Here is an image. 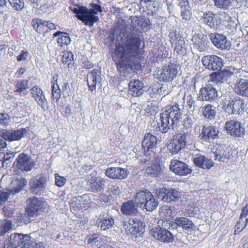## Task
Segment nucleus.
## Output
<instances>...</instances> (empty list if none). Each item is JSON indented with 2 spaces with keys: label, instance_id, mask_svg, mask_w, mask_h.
I'll return each mask as SVG.
<instances>
[{
  "label": "nucleus",
  "instance_id": "nucleus-32",
  "mask_svg": "<svg viewBox=\"0 0 248 248\" xmlns=\"http://www.w3.org/2000/svg\"><path fill=\"white\" fill-rule=\"evenodd\" d=\"M192 42L193 47L199 51H204L206 49V39L203 34H195L193 36Z\"/></svg>",
  "mask_w": 248,
  "mask_h": 248
},
{
  "label": "nucleus",
  "instance_id": "nucleus-41",
  "mask_svg": "<svg viewBox=\"0 0 248 248\" xmlns=\"http://www.w3.org/2000/svg\"><path fill=\"white\" fill-rule=\"evenodd\" d=\"M58 78V74H55L53 76V81H51L52 85V97L54 99H55L56 101H58L61 97V91L59 86L56 84L55 85V82H57Z\"/></svg>",
  "mask_w": 248,
  "mask_h": 248
},
{
  "label": "nucleus",
  "instance_id": "nucleus-3",
  "mask_svg": "<svg viewBox=\"0 0 248 248\" xmlns=\"http://www.w3.org/2000/svg\"><path fill=\"white\" fill-rule=\"evenodd\" d=\"M191 140V135L190 133L186 132L183 134H179L173 137L168 144L167 148L170 152L176 155L182 149L185 148Z\"/></svg>",
  "mask_w": 248,
  "mask_h": 248
},
{
  "label": "nucleus",
  "instance_id": "nucleus-52",
  "mask_svg": "<svg viewBox=\"0 0 248 248\" xmlns=\"http://www.w3.org/2000/svg\"><path fill=\"white\" fill-rule=\"evenodd\" d=\"M165 220H162L161 222H158V223L161 226V227H159L160 228H162L163 229H165L166 230L170 229L171 230H175V227L174 224H175V220L173 221H170L169 219L165 218Z\"/></svg>",
  "mask_w": 248,
  "mask_h": 248
},
{
  "label": "nucleus",
  "instance_id": "nucleus-60",
  "mask_svg": "<svg viewBox=\"0 0 248 248\" xmlns=\"http://www.w3.org/2000/svg\"><path fill=\"white\" fill-rule=\"evenodd\" d=\"M240 219H243L248 222V204L246 205L242 210L240 214Z\"/></svg>",
  "mask_w": 248,
  "mask_h": 248
},
{
  "label": "nucleus",
  "instance_id": "nucleus-57",
  "mask_svg": "<svg viewBox=\"0 0 248 248\" xmlns=\"http://www.w3.org/2000/svg\"><path fill=\"white\" fill-rule=\"evenodd\" d=\"M66 179L63 176L59 175L58 173L55 174V184L58 186H62L66 183Z\"/></svg>",
  "mask_w": 248,
  "mask_h": 248
},
{
  "label": "nucleus",
  "instance_id": "nucleus-7",
  "mask_svg": "<svg viewBox=\"0 0 248 248\" xmlns=\"http://www.w3.org/2000/svg\"><path fill=\"white\" fill-rule=\"evenodd\" d=\"M28 206L26 212L29 217H32L39 212H42L46 208L47 204L46 202L33 197L28 200Z\"/></svg>",
  "mask_w": 248,
  "mask_h": 248
},
{
  "label": "nucleus",
  "instance_id": "nucleus-40",
  "mask_svg": "<svg viewBox=\"0 0 248 248\" xmlns=\"http://www.w3.org/2000/svg\"><path fill=\"white\" fill-rule=\"evenodd\" d=\"M29 80L27 79H20L16 81L14 92L20 93L29 88Z\"/></svg>",
  "mask_w": 248,
  "mask_h": 248
},
{
  "label": "nucleus",
  "instance_id": "nucleus-43",
  "mask_svg": "<svg viewBox=\"0 0 248 248\" xmlns=\"http://www.w3.org/2000/svg\"><path fill=\"white\" fill-rule=\"evenodd\" d=\"M159 212L160 216L164 218L170 219L175 215V208L172 206H164Z\"/></svg>",
  "mask_w": 248,
  "mask_h": 248
},
{
  "label": "nucleus",
  "instance_id": "nucleus-17",
  "mask_svg": "<svg viewBox=\"0 0 248 248\" xmlns=\"http://www.w3.org/2000/svg\"><path fill=\"white\" fill-rule=\"evenodd\" d=\"M140 204L136 201V195L134 199L123 203L121 206V212L125 216H135L138 213V207Z\"/></svg>",
  "mask_w": 248,
  "mask_h": 248
},
{
  "label": "nucleus",
  "instance_id": "nucleus-51",
  "mask_svg": "<svg viewBox=\"0 0 248 248\" xmlns=\"http://www.w3.org/2000/svg\"><path fill=\"white\" fill-rule=\"evenodd\" d=\"M8 1L12 8L17 11H21L24 7L23 0H8Z\"/></svg>",
  "mask_w": 248,
  "mask_h": 248
},
{
  "label": "nucleus",
  "instance_id": "nucleus-28",
  "mask_svg": "<svg viewBox=\"0 0 248 248\" xmlns=\"http://www.w3.org/2000/svg\"><path fill=\"white\" fill-rule=\"evenodd\" d=\"M104 182L105 181L102 179L92 176L87 181V184L89 190L94 193H97L104 189Z\"/></svg>",
  "mask_w": 248,
  "mask_h": 248
},
{
  "label": "nucleus",
  "instance_id": "nucleus-38",
  "mask_svg": "<svg viewBox=\"0 0 248 248\" xmlns=\"http://www.w3.org/2000/svg\"><path fill=\"white\" fill-rule=\"evenodd\" d=\"M232 101L233 98H232L230 95L226 96L222 101L223 108L225 109L226 112L230 114H233V108H232L233 105Z\"/></svg>",
  "mask_w": 248,
  "mask_h": 248
},
{
  "label": "nucleus",
  "instance_id": "nucleus-30",
  "mask_svg": "<svg viewBox=\"0 0 248 248\" xmlns=\"http://www.w3.org/2000/svg\"><path fill=\"white\" fill-rule=\"evenodd\" d=\"M194 165L203 169H210L214 165L213 161L202 155L195 156L193 159Z\"/></svg>",
  "mask_w": 248,
  "mask_h": 248
},
{
  "label": "nucleus",
  "instance_id": "nucleus-36",
  "mask_svg": "<svg viewBox=\"0 0 248 248\" xmlns=\"http://www.w3.org/2000/svg\"><path fill=\"white\" fill-rule=\"evenodd\" d=\"M53 36L58 37L57 41L61 46L70 44L71 41L68 34L63 32L57 31L54 33Z\"/></svg>",
  "mask_w": 248,
  "mask_h": 248
},
{
  "label": "nucleus",
  "instance_id": "nucleus-55",
  "mask_svg": "<svg viewBox=\"0 0 248 248\" xmlns=\"http://www.w3.org/2000/svg\"><path fill=\"white\" fill-rule=\"evenodd\" d=\"M11 123L10 117L7 113H0V124L7 126Z\"/></svg>",
  "mask_w": 248,
  "mask_h": 248
},
{
  "label": "nucleus",
  "instance_id": "nucleus-23",
  "mask_svg": "<svg viewBox=\"0 0 248 248\" xmlns=\"http://www.w3.org/2000/svg\"><path fill=\"white\" fill-rule=\"evenodd\" d=\"M234 70V68H229L217 73H213L210 75L211 80L215 82H226L233 75Z\"/></svg>",
  "mask_w": 248,
  "mask_h": 248
},
{
  "label": "nucleus",
  "instance_id": "nucleus-4",
  "mask_svg": "<svg viewBox=\"0 0 248 248\" xmlns=\"http://www.w3.org/2000/svg\"><path fill=\"white\" fill-rule=\"evenodd\" d=\"M136 201L141 207L143 206L147 211L151 212L158 205L157 200L155 199L152 193L148 190H141L136 193Z\"/></svg>",
  "mask_w": 248,
  "mask_h": 248
},
{
  "label": "nucleus",
  "instance_id": "nucleus-61",
  "mask_svg": "<svg viewBox=\"0 0 248 248\" xmlns=\"http://www.w3.org/2000/svg\"><path fill=\"white\" fill-rule=\"evenodd\" d=\"M166 191H167V189L166 187H163L155 189V194L157 198H160L163 201V197L164 196Z\"/></svg>",
  "mask_w": 248,
  "mask_h": 248
},
{
  "label": "nucleus",
  "instance_id": "nucleus-25",
  "mask_svg": "<svg viewBox=\"0 0 248 248\" xmlns=\"http://www.w3.org/2000/svg\"><path fill=\"white\" fill-rule=\"evenodd\" d=\"M28 131L26 128H21L17 130H5L3 131V138L9 141L17 140L21 139Z\"/></svg>",
  "mask_w": 248,
  "mask_h": 248
},
{
  "label": "nucleus",
  "instance_id": "nucleus-15",
  "mask_svg": "<svg viewBox=\"0 0 248 248\" xmlns=\"http://www.w3.org/2000/svg\"><path fill=\"white\" fill-rule=\"evenodd\" d=\"M47 178L43 175L33 177L29 181L30 189L32 192L44 191L46 189Z\"/></svg>",
  "mask_w": 248,
  "mask_h": 248
},
{
  "label": "nucleus",
  "instance_id": "nucleus-5",
  "mask_svg": "<svg viewBox=\"0 0 248 248\" xmlns=\"http://www.w3.org/2000/svg\"><path fill=\"white\" fill-rule=\"evenodd\" d=\"M179 66L177 64L169 63L164 66L158 71V78L160 81L170 82L177 76Z\"/></svg>",
  "mask_w": 248,
  "mask_h": 248
},
{
  "label": "nucleus",
  "instance_id": "nucleus-24",
  "mask_svg": "<svg viewBox=\"0 0 248 248\" xmlns=\"http://www.w3.org/2000/svg\"><path fill=\"white\" fill-rule=\"evenodd\" d=\"M98 227L101 230H107L113 226L114 219L112 216L108 214H101L97 219Z\"/></svg>",
  "mask_w": 248,
  "mask_h": 248
},
{
  "label": "nucleus",
  "instance_id": "nucleus-22",
  "mask_svg": "<svg viewBox=\"0 0 248 248\" xmlns=\"http://www.w3.org/2000/svg\"><path fill=\"white\" fill-rule=\"evenodd\" d=\"M30 236L28 235H23L19 233H14L10 235L9 238V247L10 248H16L20 244L22 246L26 243L27 241L30 240Z\"/></svg>",
  "mask_w": 248,
  "mask_h": 248
},
{
  "label": "nucleus",
  "instance_id": "nucleus-19",
  "mask_svg": "<svg viewBox=\"0 0 248 248\" xmlns=\"http://www.w3.org/2000/svg\"><path fill=\"white\" fill-rule=\"evenodd\" d=\"M219 131L215 126H204L202 129V139L208 142H213L214 140L219 138Z\"/></svg>",
  "mask_w": 248,
  "mask_h": 248
},
{
  "label": "nucleus",
  "instance_id": "nucleus-42",
  "mask_svg": "<svg viewBox=\"0 0 248 248\" xmlns=\"http://www.w3.org/2000/svg\"><path fill=\"white\" fill-rule=\"evenodd\" d=\"M214 154L215 155V159L219 161L224 162L229 157L228 153L221 146L216 148Z\"/></svg>",
  "mask_w": 248,
  "mask_h": 248
},
{
  "label": "nucleus",
  "instance_id": "nucleus-58",
  "mask_svg": "<svg viewBox=\"0 0 248 248\" xmlns=\"http://www.w3.org/2000/svg\"><path fill=\"white\" fill-rule=\"evenodd\" d=\"M170 194L171 195V198L172 202H176L178 201L179 198L181 197V193L178 190L173 188H170Z\"/></svg>",
  "mask_w": 248,
  "mask_h": 248
},
{
  "label": "nucleus",
  "instance_id": "nucleus-11",
  "mask_svg": "<svg viewBox=\"0 0 248 248\" xmlns=\"http://www.w3.org/2000/svg\"><path fill=\"white\" fill-rule=\"evenodd\" d=\"M150 233L156 240L165 243H171L174 240V235L168 230L156 227L152 229Z\"/></svg>",
  "mask_w": 248,
  "mask_h": 248
},
{
  "label": "nucleus",
  "instance_id": "nucleus-62",
  "mask_svg": "<svg viewBox=\"0 0 248 248\" xmlns=\"http://www.w3.org/2000/svg\"><path fill=\"white\" fill-rule=\"evenodd\" d=\"M9 196V193L0 191V204H3L7 201Z\"/></svg>",
  "mask_w": 248,
  "mask_h": 248
},
{
  "label": "nucleus",
  "instance_id": "nucleus-20",
  "mask_svg": "<svg viewBox=\"0 0 248 248\" xmlns=\"http://www.w3.org/2000/svg\"><path fill=\"white\" fill-rule=\"evenodd\" d=\"M81 13L82 15L79 20L86 26L92 27L99 20V17L98 16H96V13H94L92 10L86 7H84L83 11Z\"/></svg>",
  "mask_w": 248,
  "mask_h": 248
},
{
  "label": "nucleus",
  "instance_id": "nucleus-18",
  "mask_svg": "<svg viewBox=\"0 0 248 248\" xmlns=\"http://www.w3.org/2000/svg\"><path fill=\"white\" fill-rule=\"evenodd\" d=\"M175 230L178 231L179 229H182L187 232H191L195 229V226L193 222L189 219L185 217H177L174 219Z\"/></svg>",
  "mask_w": 248,
  "mask_h": 248
},
{
  "label": "nucleus",
  "instance_id": "nucleus-63",
  "mask_svg": "<svg viewBox=\"0 0 248 248\" xmlns=\"http://www.w3.org/2000/svg\"><path fill=\"white\" fill-rule=\"evenodd\" d=\"M84 8V6H80L77 8L73 7L71 8V10L75 14H76V17L79 20L80 18V16H81L82 14H81V11H83Z\"/></svg>",
  "mask_w": 248,
  "mask_h": 248
},
{
  "label": "nucleus",
  "instance_id": "nucleus-27",
  "mask_svg": "<svg viewBox=\"0 0 248 248\" xmlns=\"http://www.w3.org/2000/svg\"><path fill=\"white\" fill-rule=\"evenodd\" d=\"M157 140L155 136L150 133H146L142 141V146L144 152H153L156 147Z\"/></svg>",
  "mask_w": 248,
  "mask_h": 248
},
{
  "label": "nucleus",
  "instance_id": "nucleus-46",
  "mask_svg": "<svg viewBox=\"0 0 248 248\" xmlns=\"http://www.w3.org/2000/svg\"><path fill=\"white\" fill-rule=\"evenodd\" d=\"M47 23L46 20L39 18H34L31 21V25L35 31L39 32L42 27L46 26Z\"/></svg>",
  "mask_w": 248,
  "mask_h": 248
},
{
  "label": "nucleus",
  "instance_id": "nucleus-14",
  "mask_svg": "<svg viewBox=\"0 0 248 248\" xmlns=\"http://www.w3.org/2000/svg\"><path fill=\"white\" fill-rule=\"evenodd\" d=\"M16 167L21 171H29L34 167L33 160L28 155L22 153L16 158Z\"/></svg>",
  "mask_w": 248,
  "mask_h": 248
},
{
  "label": "nucleus",
  "instance_id": "nucleus-33",
  "mask_svg": "<svg viewBox=\"0 0 248 248\" xmlns=\"http://www.w3.org/2000/svg\"><path fill=\"white\" fill-rule=\"evenodd\" d=\"M97 73V70L94 69L87 76L88 87L92 92L96 89L97 83L100 82V76Z\"/></svg>",
  "mask_w": 248,
  "mask_h": 248
},
{
  "label": "nucleus",
  "instance_id": "nucleus-53",
  "mask_svg": "<svg viewBox=\"0 0 248 248\" xmlns=\"http://www.w3.org/2000/svg\"><path fill=\"white\" fill-rule=\"evenodd\" d=\"M184 99L186 105L188 106L189 108L198 107L196 104V101H195L194 97H192L191 94H185L184 97Z\"/></svg>",
  "mask_w": 248,
  "mask_h": 248
},
{
  "label": "nucleus",
  "instance_id": "nucleus-64",
  "mask_svg": "<svg viewBox=\"0 0 248 248\" xmlns=\"http://www.w3.org/2000/svg\"><path fill=\"white\" fill-rule=\"evenodd\" d=\"M28 55V52L26 50H23L20 52V54L17 56V61L20 62L23 60H25L27 59Z\"/></svg>",
  "mask_w": 248,
  "mask_h": 248
},
{
  "label": "nucleus",
  "instance_id": "nucleus-35",
  "mask_svg": "<svg viewBox=\"0 0 248 248\" xmlns=\"http://www.w3.org/2000/svg\"><path fill=\"white\" fill-rule=\"evenodd\" d=\"M164 167L156 162L149 166L147 168L146 172L148 175L152 177H156L160 175L164 172Z\"/></svg>",
  "mask_w": 248,
  "mask_h": 248
},
{
  "label": "nucleus",
  "instance_id": "nucleus-54",
  "mask_svg": "<svg viewBox=\"0 0 248 248\" xmlns=\"http://www.w3.org/2000/svg\"><path fill=\"white\" fill-rule=\"evenodd\" d=\"M247 223V221L243 219H239V221L237 222L235 226L234 234L235 235L238 234L241 231L243 230V229L246 227Z\"/></svg>",
  "mask_w": 248,
  "mask_h": 248
},
{
  "label": "nucleus",
  "instance_id": "nucleus-2",
  "mask_svg": "<svg viewBox=\"0 0 248 248\" xmlns=\"http://www.w3.org/2000/svg\"><path fill=\"white\" fill-rule=\"evenodd\" d=\"M182 113L178 104L166 107L164 111L160 115L157 122L158 128L163 133L167 132L173 125L177 124L181 118Z\"/></svg>",
  "mask_w": 248,
  "mask_h": 248
},
{
  "label": "nucleus",
  "instance_id": "nucleus-31",
  "mask_svg": "<svg viewBox=\"0 0 248 248\" xmlns=\"http://www.w3.org/2000/svg\"><path fill=\"white\" fill-rule=\"evenodd\" d=\"M234 90L239 95L248 96V79L245 78L237 79Z\"/></svg>",
  "mask_w": 248,
  "mask_h": 248
},
{
  "label": "nucleus",
  "instance_id": "nucleus-1",
  "mask_svg": "<svg viewBox=\"0 0 248 248\" xmlns=\"http://www.w3.org/2000/svg\"><path fill=\"white\" fill-rule=\"evenodd\" d=\"M140 44L139 36L132 34L128 35L121 44L116 45L115 53L121 78L129 77L132 70V63L140 52Z\"/></svg>",
  "mask_w": 248,
  "mask_h": 248
},
{
  "label": "nucleus",
  "instance_id": "nucleus-8",
  "mask_svg": "<svg viewBox=\"0 0 248 248\" xmlns=\"http://www.w3.org/2000/svg\"><path fill=\"white\" fill-rule=\"evenodd\" d=\"M202 62L206 68L213 71L220 70L223 65L222 59L215 55L204 56Z\"/></svg>",
  "mask_w": 248,
  "mask_h": 248
},
{
  "label": "nucleus",
  "instance_id": "nucleus-6",
  "mask_svg": "<svg viewBox=\"0 0 248 248\" xmlns=\"http://www.w3.org/2000/svg\"><path fill=\"white\" fill-rule=\"evenodd\" d=\"M123 226L127 234L136 235V237L138 233L140 234L144 231L143 223L137 218H130L128 222L124 221Z\"/></svg>",
  "mask_w": 248,
  "mask_h": 248
},
{
  "label": "nucleus",
  "instance_id": "nucleus-39",
  "mask_svg": "<svg viewBox=\"0 0 248 248\" xmlns=\"http://www.w3.org/2000/svg\"><path fill=\"white\" fill-rule=\"evenodd\" d=\"M216 113V108L211 105H206L202 109L203 115L208 119H214L215 117Z\"/></svg>",
  "mask_w": 248,
  "mask_h": 248
},
{
  "label": "nucleus",
  "instance_id": "nucleus-26",
  "mask_svg": "<svg viewBox=\"0 0 248 248\" xmlns=\"http://www.w3.org/2000/svg\"><path fill=\"white\" fill-rule=\"evenodd\" d=\"M27 184V180L23 177L14 178L11 182L9 186L10 193L12 194H15L21 191L24 186Z\"/></svg>",
  "mask_w": 248,
  "mask_h": 248
},
{
  "label": "nucleus",
  "instance_id": "nucleus-50",
  "mask_svg": "<svg viewBox=\"0 0 248 248\" xmlns=\"http://www.w3.org/2000/svg\"><path fill=\"white\" fill-rule=\"evenodd\" d=\"M74 60V55L73 53L69 51L63 52L62 61L64 64L70 65Z\"/></svg>",
  "mask_w": 248,
  "mask_h": 248
},
{
  "label": "nucleus",
  "instance_id": "nucleus-9",
  "mask_svg": "<svg viewBox=\"0 0 248 248\" xmlns=\"http://www.w3.org/2000/svg\"><path fill=\"white\" fill-rule=\"evenodd\" d=\"M208 37L212 44L217 48L221 50H229L231 47V43L226 37L217 32L209 34Z\"/></svg>",
  "mask_w": 248,
  "mask_h": 248
},
{
  "label": "nucleus",
  "instance_id": "nucleus-12",
  "mask_svg": "<svg viewBox=\"0 0 248 248\" xmlns=\"http://www.w3.org/2000/svg\"><path fill=\"white\" fill-rule=\"evenodd\" d=\"M170 169L176 175L181 176L187 175L192 172V169L186 163L178 160L171 161Z\"/></svg>",
  "mask_w": 248,
  "mask_h": 248
},
{
  "label": "nucleus",
  "instance_id": "nucleus-37",
  "mask_svg": "<svg viewBox=\"0 0 248 248\" xmlns=\"http://www.w3.org/2000/svg\"><path fill=\"white\" fill-rule=\"evenodd\" d=\"M232 102L233 105L232 108H233V114H240L244 111L245 104L244 101L243 99L239 97L233 98Z\"/></svg>",
  "mask_w": 248,
  "mask_h": 248
},
{
  "label": "nucleus",
  "instance_id": "nucleus-49",
  "mask_svg": "<svg viewBox=\"0 0 248 248\" xmlns=\"http://www.w3.org/2000/svg\"><path fill=\"white\" fill-rule=\"evenodd\" d=\"M12 229V224L10 221L5 220L0 225V235L3 236Z\"/></svg>",
  "mask_w": 248,
  "mask_h": 248
},
{
  "label": "nucleus",
  "instance_id": "nucleus-21",
  "mask_svg": "<svg viewBox=\"0 0 248 248\" xmlns=\"http://www.w3.org/2000/svg\"><path fill=\"white\" fill-rule=\"evenodd\" d=\"M129 172L126 169L120 167H111L106 170V175L111 179H124L127 177Z\"/></svg>",
  "mask_w": 248,
  "mask_h": 248
},
{
  "label": "nucleus",
  "instance_id": "nucleus-13",
  "mask_svg": "<svg viewBox=\"0 0 248 248\" xmlns=\"http://www.w3.org/2000/svg\"><path fill=\"white\" fill-rule=\"evenodd\" d=\"M218 93L217 90L213 85L208 83L200 90V99L203 101H213L217 99Z\"/></svg>",
  "mask_w": 248,
  "mask_h": 248
},
{
  "label": "nucleus",
  "instance_id": "nucleus-48",
  "mask_svg": "<svg viewBox=\"0 0 248 248\" xmlns=\"http://www.w3.org/2000/svg\"><path fill=\"white\" fill-rule=\"evenodd\" d=\"M194 122L195 118L193 114L191 113L186 114L183 121V125L186 129L191 128Z\"/></svg>",
  "mask_w": 248,
  "mask_h": 248
},
{
  "label": "nucleus",
  "instance_id": "nucleus-45",
  "mask_svg": "<svg viewBox=\"0 0 248 248\" xmlns=\"http://www.w3.org/2000/svg\"><path fill=\"white\" fill-rule=\"evenodd\" d=\"M104 239L106 240L107 238L105 237H101L98 234L93 233L92 235L88 236L86 240L88 244H96L97 242H98L99 243L97 245L98 247L100 244L104 243L102 242Z\"/></svg>",
  "mask_w": 248,
  "mask_h": 248
},
{
  "label": "nucleus",
  "instance_id": "nucleus-29",
  "mask_svg": "<svg viewBox=\"0 0 248 248\" xmlns=\"http://www.w3.org/2000/svg\"><path fill=\"white\" fill-rule=\"evenodd\" d=\"M129 93L133 96H139L144 92V84L138 79L131 81L129 83Z\"/></svg>",
  "mask_w": 248,
  "mask_h": 248
},
{
  "label": "nucleus",
  "instance_id": "nucleus-47",
  "mask_svg": "<svg viewBox=\"0 0 248 248\" xmlns=\"http://www.w3.org/2000/svg\"><path fill=\"white\" fill-rule=\"evenodd\" d=\"M20 248H45V245L42 242H33L30 236V240L27 241Z\"/></svg>",
  "mask_w": 248,
  "mask_h": 248
},
{
  "label": "nucleus",
  "instance_id": "nucleus-16",
  "mask_svg": "<svg viewBox=\"0 0 248 248\" xmlns=\"http://www.w3.org/2000/svg\"><path fill=\"white\" fill-rule=\"evenodd\" d=\"M225 128L227 133L233 137H241L244 134L245 131V129L241 126V123L235 120L227 121Z\"/></svg>",
  "mask_w": 248,
  "mask_h": 248
},
{
  "label": "nucleus",
  "instance_id": "nucleus-56",
  "mask_svg": "<svg viewBox=\"0 0 248 248\" xmlns=\"http://www.w3.org/2000/svg\"><path fill=\"white\" fill-rule=\"evenodd\" d=\"M186 211L188 216L190 217H196L200 213L198 207H193L192 206H188Z\"/></svg>",
  "mask_w": 248,
  "mask_h": 248
},
{
  "label": "nucleus",
  "instance_id": "nucleus-34",
  "mask_svg": "<svg viewBox=\"0 0 248 248\" xmlns=\"http://www.w3.org/2000/svg\"><path fill=\"white\" fill-rule=\"evenodd\" d=\"M203 22L211 28H217L219 21L217 15L211 12L204 14L202 16Z\"/></svg>",
  "mask_w": 248,
  "mask_h": 248
},
{
  "label": "nucleus",
  "instance_id": "nucleus-10",
  "mask_svg": "<svg viewBox=\"0 0 248 248\" xmlns=\"http://www.w3.org/2000/svg\"><path fill=\"white\" fill-rule=\"evenodd\" d=\"M30 91L31 96L35 100L41 109L44 111H46L48 109V103L42 90L35 85L32 87Z\"/></svg>",
  "mask_w": 248,
  "mask_h": 248
},
{
  "label": "nucleus",
  "instance_id": "nucleus-59",
  "mask_svg": "<svg viewBox=\"0 0 248 248\" xmlns=\"http://www.w3.org/2000/svg\"><path fill=\"white\" fill-rule=\"evenodd\" d=\"M185 46L186 44L184 40L183 39H179L176 43L175 49H176L177 51L183 52L184 50H186Z\"/></svg>",
  "mask_w": 248,
  "mask_h": 248
},
{
  "label": "nucleus",
  "instance_id": "nucleus-44",
  "mask_svg": "<svg viewBox=\"0 0 248 248\" xmlns=\"http://www.w3.org/2000/svg\"><path fill=\"white\" fill-rule=\"evenodd\" d=\"M235 0H213L214 4L218 8L226 10L232 6Z\"/></svg>",
  "mask_w": 248,
  "mask_h": 248
}]
</instances>
